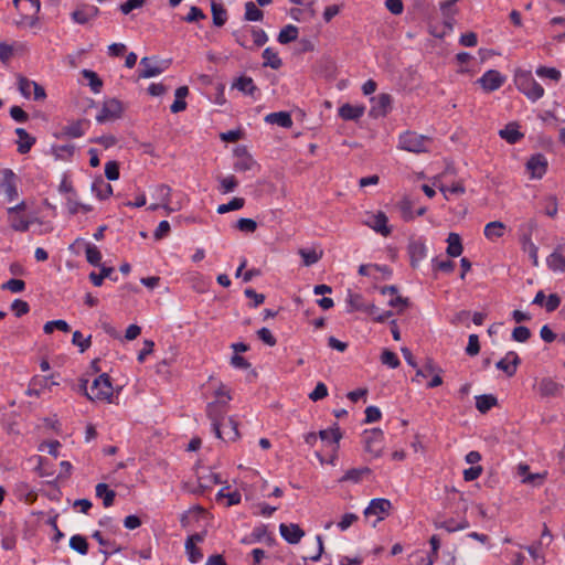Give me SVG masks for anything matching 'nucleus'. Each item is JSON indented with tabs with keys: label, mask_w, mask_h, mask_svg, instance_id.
Listing matches in <instances>:
<instances>
[{
	"label": "nucleus",
	"mask_w": 565,
	"mask_h": 565,
	"mask_svg": "<svg viewBox=\"0 0 565 565\" xmlns=\"http://www.w3.org/2000/svg\"><path fill=\"white\" fill-rule=\"evenodd\" d=\"M87 380L81 381V388L85 392L87 398L92 401L110 402L114 390L110 376L107 373H102L93 381L90 392L87 391Z\"/></svg>",
	"instance_id": "nucleus-1"
},
{
	"label": "nucleus",
	"mask_w": 565,
	"mask_h": 565,
	"mask_svg": "<svg viewBox=\"0 0 565 565\" xmlns=\"http://www.w3.org/2000/svg\"><path fill=\"white\" fill-rule=\"evenodd\" d=\"M514 83L516 88L532 102H536L544 96V88L534 79L530 71H518Z\"/></svg>",
	"instance_id": "nucleus-2"
},
{
	"label": "nucleus",
	"mask_w": 565,
	"mask_h": 565,
	"mask_svg": "<svg viewBox=\"0 0 565 565\" xmlns=\"http://www.w3.org/2000/svg\"><path fill=\"white\" fill-rule=\"evenodd\" d=\"M430 139L424 135H419L415 131H405L399 135L398 147L403 150L414 153L426 152L427 143Z\"/></svg>",
	"instance_id": "nucleus-3"
},
{
	"label": "nucleus",
	"mask_w": 565,
	"mask_h": 565,
	"mask_svg": "<svg viewBox=\"0 0 565 565\" xmlns=\"http://www.w3.org/2000/svg\"><path fill=\"white\" fill-rule=\"evenodd\" d=\"M14 7L21 14V20L18 23H28L34 25L38 21V13L41 9L40 0H12Z\"/></svg>",
	"instance_id": "nucleus-4"
},
{
	"label": "nucleus",
	"mask_w": 565,
	"mask_h": 565,
	"mask_svg": "<svg viewBox=\"0 0 565 565\" xmlns=\"http://www.w3.org/2000/svg\"><path fill=\"white\" fill-rule=\"evenodd\" d=\"M227 411V401L216 399L207 404L206 415L211 420L214 434H220V428L222 427L221 422L225 420Z\"/></svg>",
	"instance_id": "nucleus-5"
},
{
	"label": "nucleus",
	"mask_w": 565,
	"mask_h": 565,
	"mask_svg": "<svg viewBox=\"0 0 565 565\" xmlns=\"http://www.w3.org/2000/svg\"><path fill=\"white\" fill-rule=\"evenodd\" d=\"M0 192H2L8 202L18 199V177L11 169H3L0 178Z\"/></svg>",
	"instance_id": "nucleus-6"
},
{
	"label": "nucleus",
	"mask_w": 565,
	"mask_h": 565,
	"mask_svg": "<svg viewBox=\"0 0 565 565\" xmlns=\"http://www.w3.org/2000/svg\"><path fill=\"white\" fill-rule=\"evenodd\" d=\"M122 104L116 98L105 100L102 109L96 116V120L99 124H104L109 120H115L121 116Z\"/></svg>",
	"instance_id": "nucleus-7"
},
{
	"label": "nucleus",
	"mask_w": 565,
	"mask_h": 565,
	"mask_svg": "<svg viewBox=\"0 0 565 565\" xmlns=\"http://www.w3.org/2000/svg\"><path fill=\"white\" fill-rule=\"evenodd\" d=\"M383 431L374 428L363 434L364 449L373 457H380L382 452Z\"/></svg>",
	"instance_id": "nucleus-8"
},
{
	"label": "nucleus",
	"mask_w": 565,
	"mask_h": 565,
	"mask_svg": "<svg viewBox=\"0 0 565 565\" xmlns=\"http://www.w3.org/2000/svg\"><path fill=\"white\" fill-rule=\"evenodd\" d=\"M393 98L387 93H381L371 98L372 107L370 116L374 118L385 117L392 109Z\"/></svg>",
	"instance_id": "nucleus-9"
},
{
	"label": "nucleus",
	"mask_w": 565,
	"mask_h": 565,
	"mask_svg": "<svg viewBox=\"0 0 565 565\" xmlns=\"http://www.w3.org/2000/svg\"><path fill=\"white\" fill-rule=\"evenodd\" d=\"M99 13L100 10L98 7L88 3H81L71 13V18L75 23L83 25L96 19Z\"/></svg>",
	"instance_id": "nucleus-10"
},
{
	"label": "nucleus",
	"mask_w": 565,
	"mask_h": 565,
	"mask_svg": "<svg viewBox=\"0 0 565 565\" xmlns=\"http://www.w3.org/2000/svg\"><path fill=\"white\" fill-rule=\"evenodd\" d=\"M89 127V120L77 119L62 127L61 131L55 135L56 138H81L85 135Z\"/></svg>",
	"instance_id": "nucleus-11"
},
{
	"label": "nucleus",
	"mask_w": 565,
	"mask_h": 565,
	"mask_svg": "<svg viewBox=\"0 0 565 565\" xmlns=\"http://www.w3.org/2000/svg\"><path fill=\"white\" fill-rule=\"evenodd\" d=\"M505 82V76H503L497 70L487 71L477 83L481 85V87L490 93L499 89Z\"/></svg>",
	"instance_id": "nucleus-12"
},
{
	"label": "nucleus",
	"mask_w": 565,
	"mask_h": 565,
	"mask_svg": "<svg viewBox=\"0 0 565 565\" xmlns=\"http://www.w3.org/2000/svg\"><path fill=\"white\" fill-rule=\"evenodd\" d=\"M347 303L349 306V312L363 311L367 315H375L379 311V308L374 303H364V299L361 294L352 292L350 290L348 292Z\"/></svg>",
	"instance_id": "nucleus-13"
},
{
	"label": "nucleus",
	"mask_w": 565,
	"mask_h": 565,
	"mask_svg": "<svg viewBox=\"0 0 565 565\" xmlns=\"http://www.w3.org/2000/svg\"><path fill=\"white\" fill-rule=\"evenodd\" d=\"M391 508L392 503L390 500L375 498L370 501L369 505L364 510V515L366 518L370 515H377V521H382L386 515H388Z\"/></svg>",
	"instance_id": "nucleus-14"
},
{
	"label": "nucleus",
	"mask_w": 565,
	"mask_h": 565,
	"mask_svg": "<svg viewBox=\"0 0 565 565\" xmlns=\"http://www.w3.org/2000/svg\"><path fill=\"white\" fill-rule=\"evenodd\" d=\"M526 170L533 179H541L547 170V160L544 154L536 153L531 156L526 162Z\"/></svg>",
	"instance_id": "nucleus-15"
},
{
	"label": "nucleus",
	"mask_w": 565,
	"mask_h": 565,
	"mask_svg": "<svg viewBox=\"0 0 565 565\" xmlns=\"http://www.w3.org/2000/svg\"><path fill=\"white\" fill-rule=\"evenodd\" d=\"M407 252L411 259V266L416 268L419 263L426 257V245L422 238L411 239L407 246Z\"/></svg>",
	"instance_id": "nucleus-16"
},
{
	"label": "nucleus",
	"mask_w": 565,
	"mask_h": 565,
	"mask_svg": "<svg viewBox=\"0 0 565 565\" xmlns=\"http://www.w3.org/2000/svg\"><path fill=\"white\" fill-rule=\"evenodd\" d=\"M220 434L215 436L224 441H235L239 438L238 423L233 417H226L221 422Z\"/></svg>",
	"instance_id": "nucleus-17"
},
{
	"label": "nucleus",
	"mask_w": 565,
	"mask_h": 565,
	"mask_svg": "<svg viewBox=\"0 0 565 565\" xmlns=\"http://www.w3.org/2000/svg\"><path fill=\"white\" fill-rule=\"evenodd\" d=\"M156 56H145L140 60L138 78H150L160 75L164 68L156 65Z\"/></svg>",
	"instance_id": "nucleus-18"
},
{
	"label": "nucleus",
	"mask_w": 565,
	"mask_h": 565,
	"mask_svg": "<svg viewBox=\"0 0 565 565\" xmlns=\"http://www.w3.org/2000/svg\"><path fill=\"white\" fill-rule=\"evenodd\" d=\"M388 218L386 214L382 211H379L376 214H372L365 221V224L374 230L376 233H380L383 236H388L392 233V228L387 225Z\"/></svg>",
	"instance_id": "nucleus-19"
},
{
	"label": "nucleus",
	"mask_w": 565,
	"mask_h": 565,
	"mask_svg": "<svg viewBox=\"0 0 565 565\" xmlns=\"http://www.w3.org/2000/svg\"><path fill=\"white\" fill-rule=\"evenodd\" d=\"M279 532L282 539L289 544H297L303 537V530L295 523L285 524L281 523L279 525Z\"/></svg>",
	"instance_id": "nucleus-20"
},
{
	"label": "nucleus",
	"mask_w": 565,
	"mask_h": 565,
	"mask_svg": "<svg viewBox=\"0 0 565 565\" xmlns=\"http://www.w3.org/2000/svg\"><path fill=\"white\" fill-rule=\"evenodd\" d=\"M564 386L551 377H544L539 383V393L542 397H555L561 395Z\"/></svg>",
	"instance_id": "nucleus-21"
},
{
	"label": "nucleus",
	"mask_w": 565,
	"mask_h": 565,
	"mask_svg": "<svg viewBox=\"0 0 565 565\" xmlns=\"http://www.w3.org/2000/svg\"><path fill=\"white\" fill-rule=\"evenodd\" d=\"M563 247L558 245L546 258L547 267L552 271L565 273V257L562 255Z\"/></svg>",
	"instance_id": "nucleus-22"
},
{
	"label": "nucleus",
	"mask_w": 565,
	"mask_h": 565,
	"mask_svg": "<svg viewBox=\"0 0 565 565\" xmlns=\"http://www.w3.org/2000/svg\"><path fill=\"white\" fill-rule=\"evenodd\" d=\"M14 132L19 137L18 152L21 154L28 153L35 143L36 139L32 137L24 128H17Z\"/></svg>",
	"instance_id": "nucleus-23"
},
{
	"label": "nucleus",
	"mask_w": 565,
	"mask_h": 565,
	"mask_svg": "<svg viewBox=\"0 0 565 565\" xmlns=\"http://www.w3.org/2000/svg\"><path fill=\"white\" fill-rule=\"evenodd\" d=\"M232 88H236L245 95L254 96L258 90L257 86L254 84L252 77L242 75L239 76L233 84Z\"/></svg>",
	"instance_id": "nucleus-24"
},
{
	"label": "nucleus",
	"mask_w": 565,
	"mask_h": 565,
	"mask_svg": "<svg viewBox=\"0 0 565 565\" xmlns=\"http://www.w3.org/2000/svg\"><path fill=\"white\" fill-rule=\"evenodd\" d=\"M265 121L271 125H278L282 128H290L292 126V118L288 111H277L266 115Z\"/></svg>",
	"instance_id": "nucleus-25"
},
{
	"label": "nucleus",
	"mask_w": 565,
	"mask_h": 565,
	"mask_svg": "<svg viewBox=\"0 0 565 565\" xmlns=\"http://www.w3.org/2000/svg\"><path fill=\"white\" fill-rule=\"evenodd\" d=\"M92 191L99 200H106L113 194V186L102 177L96 178L92 183Z\"/></svg>",
	"instance_id": "nucleus-26"
},
{
	"label": "nucleus",
	"mask_w": 565,
	"mask_h": 565,
	"mask_svg": "<svg viewBox=\"0 0 565 565\" xmlns=\"http://www.w3.org/2000/svg\"><path fill=\"white\" fill-rule=\"evenodd\" d=\"M365 108L363 106H353L351 104H344L339 108V116L343 120H359Z\"/></svg>",
	"instance_id": "nucleus-27"
},
{
	"label": "nucleus",
	"mask_w": 565,
	"mask_h": 565,
	"mask_svg": "<svg viewBox=\"0 0 565 565\" xmlns=\"http://www.w3.org/2000/svg\"><path fill=\"white\" fill-rule=\"evenodd\" d=\"M212 20L215 26H223L227 21V10L222 3L216 1L211 2Z\"/></svg>",
	"instance_id": "nucleus-28"
},
{
	"label": "nucleus",
	"mask_w": 565,
	"mask_h": 565,
	"mask_svg": "<svg viewBox=\"0 0 565 565\" xmlns=\"http://www.w3.org/2000/svg\"><path fill=\"white\" fill-rule=\"evenodd\" d=\"M447 249L446 253L450 257H458L462 254L463 247L461 243V237L457 233H449L447 237Z\"/></svg>",
	"instance_id": "nucleus-29"
},
{
	"label": "nucleus",
	"mask_w": 565,
	"mask_h": 565,
	"mask_svg": "<svg viewBox=\"0 0 565 565\" xmlns=\"http://www.w3.org/2000/svg\"><path fill=\"white\" fill-rule=\"evenodd\" d=\"M96 497L103 500L105 508H109L114 504L116 492L109 489L106 483H98L95 488Z\"/></svg>",
	"instance_id": "nucleus-30"
},
{
	"label": "nucleus",
	"mask_w": 565,
	"mask_h": 565,
	"mask_svg": "<svg viewBox=\"0 0 565 565\" xmlns=\"http://www.w3.org/2000/svg\"><path fill=\"white\" fill-rule=\"evenodd\" d=\"M505 225L500 221H493L484 226L483 234L490 241H495L504 235Z\"/></svg>",
	"instance_id": "nucleus-31"
},
{
	"label": "nucleus",
	"mask_w": 565,
	"mask_h": 565,
	"mask_svg": "<svg viewBox=\"0 0 565 565\" xmlns=\"http://www.w3.org/2000/svg\"><path fill=\"white\" fill-rule=\"evenodd\" d=\"M262 57L264 60L263 66L273 70H279L282 66V61L271 47H266L263 51Z\"/></svg>",
	"instance_id": "nucleus-32"
},
{
	"label": "nucleus",
	"mask_w": 565,
	"mask_h": 565,
	"mask_svg": "<svg viewBox=\"0 0 565 565\" xmlns=\"http://www.w3.org/2000/svg\"><path fill=\"white\" fill-rule=\"evenodd\" d=\"M499 135L509 143H515L523 137V134L519 130V126L513 122L508 124L503 129H501Z\"/></svg>",
	"instance_id": "nucleus-33"
},
{
	"label": "nucleus",
	"mask_w": 565,
	"mask_h": 565,
	"mask_svg": "<svg viewBox=\"0 0 565 565\" xmlns=\"http://www.w3.org/2000/svg\"><path fill=\"white\" fill-rule=\"evenodd\" d=\"M498 404V398L492 394H482L476 396V408L481 413H488L493 406Z\"/></svg>",
	"instance_id": "nucleus-34"
},
{
	"label": "nucleus",
	"mask_w": 565,
	"mask_h": 565,
	"mask_svg": "<svg viewBox=\"0 0 565 565\" xmlns=\"http://www.w3.org/2000/svg\"><path fill=\"white\" fill-rule=\"evenodd\" d=\"M172 189L167 184H158L154 189V196L160 200L161 206L167 210V212L174 211L169 206L170 204V196H171Z\"/></svg>",
	"instance_id": "nucleus-35"
},
{
	"label": "nucleus",
	"mask_w": 565,
	"mask_h": 565,
	"mask_svg": "<svg viewBox=\"0 0 565 565\" xmlns=\"http://www.w3.org/2000/svg\"><path fill=\"white\" fill-rule=\"evenodd\" d=\"M521 245H522L523 252L529 254V256H530V258L532 260L533 266H537L539 265V256H537L539 248L533 243V241L531 239V236L524 234L521 237Z\"/></svg>",
	"instance_id": "nucleus-36"
},
{
	"label": "nucleus",
	"mask_w": 565,
	"mask_h": 565,
	"mask_svg": "<svg viewBox=\"0 0 565 565\" xmlns=\"http://www.w3.org/2000/svg\"><path fill=\"white\" fill-rule=\"evenodd\" d=\"M434 524L437 529H445L449 533L469 527V522L466 519H462L459 522L455 519H449L443 522H435Z\"/></svg>",
	"instance_id": "nucleus-37"
},
{
	"label": "nucleus",
	"mask_w": 565,
	"mask_h": 565,
	"mask_svg": "<svg viewBox=\"0 0 565 565\" xmlns=\"http://www.w3.org/2000/svg\"><path fill=\"white\" fill-rule=\"evenodd\" d=\"M10 227L15 232H26L30 228L31 221L21 214H8Z\"/></svg>",
	"instance_id": "nucleus-38"
},
{
	"label": "nucleus",
	"mask_w": 565,
	"mask_h": 565,
	"mask_svg": "<svg viewBox=\"0 0 565 565\" xmlns=\"http://www.w3.org/2000/svg\"><path fill=\"white\" fill-rule=\"evenodd\" d=\"M198 481L202 491L211 489L213 484L222 483L220 475L212 471L203 475L198 473Z\"/></svg>",
	"instance_id": "nucleus-39"
},
{
	"label": "nucleus",
	"mask_w": 565,
	"mask_h": 565,
	"mask_svg": "<svg viewBox=\"0 0 565 565\" xmlns=\"http://www.w3.org/2000/svg\"><path fill=\"white\" fill-rule=\"evenodd\" d=\"M298 34H299L298 28L294 24H288L280 30L277 40L280 44H288V43L297 40Z\"/></svg>",
	"instance_id": "nucleus-40"
},
{
	"label": "nucleus",
	"mask_w": 565,
	"mask_h": 565,
	"mask_svg": "<svg viewBox=\"0 0 565 565\" xmlns=\"http://www.w3.org/2000/svg\"><path fill=\"white\" fill-rule=\"evenodd\" d=\"M263 18H264V12L259 8H257L255 2L247 1L245 3L244 20L250 21V22H256V21H262Z\"/></svg>",
	"instance_id": "nucleus-41"
},
{
	"label": "nucleus",
	"mask_w": 565,
	"mask_h": 565,
	"mask_svg": "<svg viewBox=\"0 0 565 565\" xmlns=\"http://www.w3.org/2000/svg\"><path fill=\"white\" fill-rule=\"evenodd\" d=\"M82 75H83V77L88 79V85L94 93L100 92V89L103 87V81L100 79V77L98 76V74L96 72L90 71V70H83Z\"/></svg>",
	"instance_id": "nucleus-42"
},
{
	"label": "nucleus",
	"mask_w": 565,
	"mask_h": 565,
	"mask_svg": "<svg viewBox=\"0 0 565 565\" xmlns=\"http://www.w3.org/2000/svg\"><path fill=\"white\" fill-rule=\"evenodd\" d=\"M70 547L81 555H86L88 552V543L83 535L76 534L70 539Z\"/></svg>",
	"instance_id": "nucleus-43"
},
{
	"label": "nucleus",
	"mask_w": 565,
	"mask_h": 565,
	"mask_svg": "<svg viewBox=\"0 0 565 565\" xmlns=\"http://www.w3.org/2000/svg\"><path fill=\"white\" fill-rule=\"evenodd\" d=\"M299 255L302 258V263L305 266H311L318 263L322 257V252H317L316 249H299Z\"/></svg>",
	"instance_id": "nucleus-44"
},
{
	"label": "nucleus",
	"mask_w": 565,
	"mask_h": 565,
	"mask_svg": "<svg viewBox=\"0 0 565 565\" xmlns=\"http://www.w3.org/2000/svg\"><path fill=\"white\" fill-rule=\"evenodd\" d=\"M319 437L322 441H331L333 444H339L342 438V434L338 425L335 424L334 428L322 429L319 431Z\"/></svg>",
	"instance_id": "nucleus-45"
},
{
	"label": "nucleus",
	"mask_w": 565,
	"mask_h": 565,
	"mask_svg": "<svg viewBox=\"0 0 565 565\" xmlns=\"http://www.w3.org/2000/svg\"><path fill=\"white\" fill-rule=\"evenodd\" d=\"M370 473L369 468H352L348 470L343 477L340 479L341 482L343 481H351L354 483H358L362 480L363 475Z\"/></svg>",
	"instance_id": "nucleus-46"
},
{
	"label": "nucleus",
	"mask_w": 565,
	"mask_h": 565,
	"mask_svg": "<svg viewBox=\"0 0 565 565\" xmlns=\"http://www.w3.org/2000/svg\"><path fill=\"white\" fill-rule=\"evenodd\" d=\"M435 372L441 373L443 370L434 362L433 359H427L423 367H416V377H426Z\"/></svg>",
	"instance_id": "nucleus-47"
},
{
	"label": "nucleus",
	"mask_w": 565,
	"mask_h": 565,
	"mask_svg": "<svg viewBox=\"0 0 565 565\" xmlns=\"http://www.w3.org/2000/svg\"><path fill=\"white\" fill-rule=\"evenodd\" d=\"M52 150H53L54 156L57 159L70 160L75 152V146L74 145H60V146H54L52 148Z\"/></svg>",
	"instance_id": "nucleus-48"
},
{
	"label": "nucleus",
	"mask_w": 565,
	"mask_h": 565,
	"mask_svg": "<svg viewBox=\"0 0 565 565\" xmlns=\"http://www.w3.org/2000/svg\"><path fill=\"white\" fill-rule=\"evenodd\" d=\"M245 205V200L243 198H233L228 203L221 204L217 206L218 214H225L231 211L241 210Z\"/></svg>",
	"instance_id": "nucleus-49"
},
{
	"label": "nucleus",
	"mask_w": 565,
	"mask_h": 565,
	"mask_svg": "<svg viewBox=\"0 0 565 565\" xmlns=\"http://www.w3.org/2000/svg\"><path fill=\"white\" fill-rule=\"evenodd\" d=\"M398 206H399L402 217L405 222H411L415 218V214L413 211L414 204H413L412 200H409L408 198H404L399 202Z\"/></svg>",
	"instance_id": "nucleus-50"
},
{
	"label": "nucleus",
	"mask_w": 565,
	"mask_h": 565,
	"mask_svg": "<svg viewBox=\"0 0 565 565\" xmlns=\"http://www.w3.org/2000/svg\"><path fill=\"white\" fill-rule=\"evenodd\" d=\"M85 253H86V260L90 265H93V266H99L100 265L102 253L97 248V246H95V245H93L90 243H87L86 244V248H85Z\"/></svg>",
	"instance_id": "nucleus-51"
},
{
	"label": "nucleus",
	"mask_w": 565,
	"mask_h": 565,
	"mask_svg": "<svg viewBox=\"0 0 565 565\" xmlns=\"http://www.w3.org/2000/svg\"><path fill=\"white\" fill-rule=\"evenodd\" d=\"M54 329H57L63 332H68L71 330V327L65 320L62 319L47 321L43 327V331L46 334L52 333Z\"/></svg>",
	"instance_id": "nucleus-52"
},
{
	"label": "nucleus",
	"mask_w": 565,
	"mask_h": 565,
	"mask_svg": "<svg viewBox=\"0 0 565 565\" xmlns=\"http://www.w3.org/2000/svg\"><path fill=\"white\" fill-rule=\"evenodd\" d=\"M535 73L540 77L550 78L555 82H558L562 77L561 72L555 67L539 66Z\"/></svg>",
	"instance_id": "nucleus-53"
},
{
	"label": "nucleus",
	"mask_w": 565,
	"mask_h": 565,
	"mask_svg": "<svg viewBox=\"0 0 565 565\" xmlns=\"http://www.w3.org/2000/svg\"><path fill=\"white\" fill-rule=\"evenodd\" d=\"M72 343L79 348V351L85 352L92 344V335L84 338L81 331L73 333Z\"/></svg>",
	"instance_id": "nucleus-54"
},
{
	"label": "nucleus",
	"mask_w": 565,
	"mask_h": 565,
	"mask_svg": "<svg viewBox=\"0 0 565 565\" xmlns=\"http://www.w3.org/2000/svg\"><path fill=\"white\" fill-rule=\"evenodd\" d=\"M381 362L387 365L391 369H396L399 366L401 362L396 353L391 350L385 349L381 354Z\"/></svg>",
	"instance_id": "nucleus-55"
},
{
	"label": "nucleus",
	"mask_w": 565,
	"mask_h": 565,
	"mask_svg": "<svg viewBox=\"0 0 565 565\" xmlns=\"http://www.w3.org/2000/svg\"><path fill=\"white\" fill-rule=\"evenodd\" d=\"M185 551L188 554V558L192 564L200 562L203 557V554L196 545L192 544L191 541H185Z\"/></svg>",
	"instance_id": "nucleus-56"
},
{
	"label": "nucleus",
	"mask_w": 565,
	"mask_h": 565,
	"mask_svg": "<svg viewBox=\"0 0 565 565\" xmlns=\"http://www.w3.org/2000/svg\"><path fill=\"white\" fill-rule=\"evenodd\" d=\"M33 82L23 75L18 76V89L21 95L25 98L31 97V88H33Z\"/></svg>",
	"instance_id": "nucleus-57"
},
{
	"label": "nucleus",
	"mask_w": 565,
	"mask_h": 565,
	"mask_svg": "<svg viewBox=\"0 0 565 565\" xmlns=\"http://www.w3.org/2000/svg\"><path fill=\"white\" fill-rule=\"evenodd\" d=\"M119 163L115 160L108 161L105 164V177L109 181H116L119 179Z\"/></svg>",
	"instance_id": "nucleus-58"
},
{
	"label": "nucleus",
	"mask_w": 565,
	"mask_h": 565,
	"mask_svg": "<svg viewBox=\"0 0 565 565\" xmlns=\"http://www.w3.org/2000/svg\"><path fill=\"white\" fill-rule=\"evenodd\" d=\"M469 319H470V311H468V310H460V311L456 312L449 319V322L452 326H455V327L463 324V326H466L468 328L469 327Z\"/></svg>",
	"instance_id": "nucleus-59"
},
{
	"label": "nucleus",
	"mask_w": 565,
	"mask_h": 565,
	"mask_svg": "<svg viewBox=\"0 0 565 565\" xmlns=\"http://www.w3.org/2000/svg\"><path fill=\"white\" fill-rule=\"evenodd\" d=\"M531 337V331L527 327L519 326L512 331V340L516 342H526Z\"/></svg>",
	"instance_id": "nucleus-60"
},
{
	"label": "nucleus",
	"mask_w": 565,
	"mask_h": 565,
	"mask_svg": "<svg viewBox=\"0 0 565 565\" xmlns=\"http://www.w3.org/2000/svg\"><path fill=\"white\" fill-rule=\"evenodd\" d=\"M2 289L14 294L22 292L25 289V282L22 279L11 278L2 285Z\"/></svg>",
	"instance_id": "nucleus-61"
},
{
	"label": "nucleus",
	"mask_w": 565,
	"mask_h": 565,
	"mask_svg": "<svg viewBox=\"0 0 565 565\" xmlns=\"http://www.w3.org/2000/svg\"><path fill=\"white\" fill-rule=\"evenodd\" d=\"M254 166H255L254 159L250 156L246 154V156L239 158L235 162L234 169L236 171L245 172V171L250 170Z\"/></svg>",
	"instance_id": "nucleus-62"
},
{
	"label": "nucleus",
	"mask_w": 565,
	"mask_h": 565,
	"mask_svg": "<svg viewBox=\"0 0 565 565\" xmlns=\"http://www.w3.org/2000/svg\"><path fill=\"white\" fill-rule=\"evenodd\" d=\"M237 230L245 233H253L257 228V223L253 218L242 217L236 223Z\"/></svg>",
	"instance_id": "nucleus-63"
},
{
	"label": "nucleus",
	"mask_w": 565,
	"mask_h": 565,
	"mask_svg": "<svg viewBox=\"0 0 565 565\" xmlns=\"http://www.w3.org/2000/svg\"><path fill=\"white\" fill-rule=\"evenodd\" d=\"M206 15L199 7L192 6L183 20L188 23L198 22L199 20L205 19Z\"/></svg>",
	"instance_id": "nucleus-64"
}]
</instances>
